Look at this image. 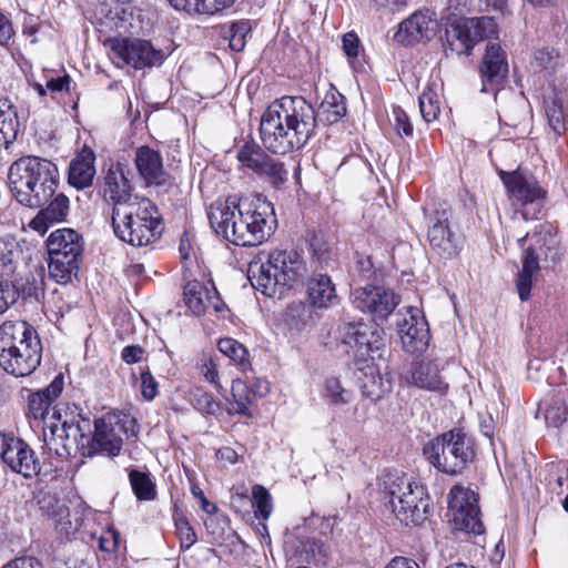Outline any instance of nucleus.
<instances>
[{"label":"nucleus","mask_w":568,"mask_h":568,"mask_svg":"<svg viewBox=\"0 0 568 568\" xmlns=\"http://www.w3.org/2000/svg\"><path fill=\"white\" fill-rule=\"evenodd\" d=\"M345 114V98L335 89L325 94L317 112L302 97H283L264 111L260 138L268 151L286 154L308 142L315 133L317 118L334 124Z\"/></svg>","instance_id":"f257e3e1"},{"label":"nucleus","mask_w":568,"mask_h":568,"mask_svg":"<svg viewBox=\"0 0 568 568\" xmlns=\"http://www.w3.org/2000/svg\"><path fill=\"white\" fill-rule=\"evenodd\" d=\"M207 217L215 234L240 246H255L266 241L276 220L270 202L226 199L210 205Z\"/></svg>","instance_id":"f03ea898"},{"label":"nucleus","mask_w":568,"mask_h":568,"mask_svg":"<svg viewBox=\"0 0 568 568\" xmlns=\"http://www.w3.org/2000/svg\"><path fill=\"white\" fill-rule=\"evenodd\" d=\"M8 180L11 193L20 204L38 209L55 194L59 174L57 165L51 161L26 155L10 165Z\"/></svg>","instance_id":"7ed1b4c3"},{"label":"nucleus","mask_w":568,"mask_h":568,"mask_svg":"<svg viewBox=\"0 0 568 568\" xmlns=\"http://www.w3.org/2000/svg\"><path fill=\"white\" fill-rule=\"evenodd\" d=\"M306 264L296 251L274 250L265 262H253L248 268L252 285L266 296L276 294L277 288H291L304 282Z\"/></svg>","instance_id":"20e7f679"},{"label":"nucleus","mask_w":568,"mask_h":568,"mask_svg":"<svg viewBox=\"0 0 568 568\" xmlns=\"http://www.w3.org/2000/svg\"><path fill=\"white\" fill-rule=\"evenodd\" d=\"M383 486L396 518L406 526H420L432 511L426 488L412 476L397 470L387 471Z\"/></svg>","instance_id":"39448f33"},{"label":"nucleus","mask_w":568,"mask_h":568,"mask_svg":"<svg viewBox=\"0 0 568 568\" xmlns=\"http://www.w3.org/2000/svg\"><path fill=\"white\" fill-rule=\"evenodd\" d=\"M115 236L132 246H148L160 239L162 222L156 206L148 199L112 209Z\"/></svg>","instance_id":"423d86ee"},{"label":"nucleus","mask_w":568,"mask_h":568,"mask_svg":"<svg viewBox=\"0 0 568 568\" xmlns=\"http://www.w3.org/2000/svg\"><path fill=\"white\" fill-rule=\"evenodd\" d=\"M423 454L438 471L462 475L476 457L475 440L462 429H452L428 442Z\"/></svg>","instance_id":"0eeeda50"},{"label":"nucleus","mask_w":568,"mask_h":568,"mask_svg":"<svg viewBox=\"0 0 568 568\" xmlns=\"http://www.w3.org/2000/svg\"><path fill=\"white\" fill-rule=\"evenodd\" d=\"M93 433L84 446L83 456L98 455L114 458L120 455L123 447V437L136 436L138 423L129 414L120 413L97 418Z\"/></svg>","instance_id":"6e6552de"},{"label":"nucleus","mask_w":568,"mask_h":568,"mask_svg":"<svg viewBox=\"0 0 568 568\" xmlns=\"http://www.w3.org/2000/svg\"><path fill=\"white\" fill-rule=\"evenodd\" d=\"M49 274L58 283L65 285L77 275L83 252L82 236L72 229L52 232L47 240Z\"/></svg>","instance_id":"1a4fd4ad"},{"label":"nucleus","mask_w":568,"mask_h":568,"mask_svg":"<svg viewBox=\"0 0 568 568\" xmlns=\"http://www.w3.org/2000/svg\"><path fill=\"white\" fill-rule=\"evenodd\" d=\"M500 179L506 186L510 200L520 206V214L525 221L538 219L547 192L539 185L531 174H524L520 171L500 172Z\"/></svg>","instance_id":"9d476101"},{"label":"nucleus","mask_w":568,"mask_h":568,"mask_svg":"<svg viewBox=\"0 0 568 568\" xmlns=\"http://www.w3.org/2000/svg\"><path fill=\"white\" fill-rule=\"evenodd\" d=\"M497 34V23L491 17L467 18L450 24L446 30V49L456 54H470L475 44Z\"/></svg>","instance_id":"9b49d317"},{"label":"nucleus","mask_w":568,"mask_h":568,"mask_svg":"<svg viewBox=\"0 0 568 568\" xmlns=\"http://www.w3.org/2000/svg\"><path fill=\"white\" fill-rule=\"evenodd\" d=\"M110 58L118 67L130 65L135 70L161 65L165 54L143 39H110Z\"/></svg>","instance_id":"f8f14e48"},{"label":"nucleus","mask_w":568,"mask_h":568,"mask_svg":"<svg viewBox=\"0 0 568 568\" xmlns=\"http://www.w3.org/2000/svg\"><path fill=\"white\" fill-rule=\"evenodd\" d=\"M448 505L453 514L452 523L456 530L474 535L484 532L478 498L471 489L455 485L449 491Z\"/></svg>","instance_id":"ddd939ff"},{"label":"nucleus","mask_w":568,"mask_h":568,"mask_svg":"<svg viewBox=\"0 0 568 568\" xmlns=\"http://www.w3.org/2000/svg\"><path fill=\"white\" fill-rule=\"evenodd\" d=\"M0 459L11 471L24 478H32L41 470L34 450L13 434L0 433Z\"/></svg>","instance_id":"4468645a"},{"label":"nucleus","mask_w":568,"mask_h":568,"mask_svg":"<svg viewBox=\"0 0 568 568\" xmlns=\"http://www.w3.org/2000/svg\"><path fill=\"white\" fill-rule=\"evenodd\" d=\"M399 301L398 295L382 286L357 287L352 293L355 308L372 315L376 322L386 320Z\"/></svg>","instance_id":"2eb2a0df"},{"label":"nucleus","mask_w":568,"mask_h":568,"mask_svg":"<svg viewBox=\"0 0 568 568\" xmlns=\"http://www.w3.org/2000/svg\"><path fill=\"white\" fill-rule=\"evenodd\" d=\"M396 317L404 349L413 355L425 352L429 343V329L420 311L410 306L405 313L398 311Z\"/></svg>","instance_id":"dca6fc26"},{"label":"nucleus","mask_w":568,"mask_h":568,"mask_svg":"<svg viewBox=\"0 0 568 568\" xmlns=\"http://www.w3.org/2000/svg\"><path fill=\"white\" fill-rule=\"evenodd\" d=\"M439 29L440 23L437 14L429 9H422L415 11L398 24L394 40L403 45H414L432 40Z\"/></svg>","instance_id":"f3484780"},{"label":"nucleus","mask_w":568,"mask_h":568,"mask_svg":"<svg viewBox=\"0 0 568 568\" xmlns=\"http://www.w3.org/2000/svg\"><path fill=\"white\" fill-rule=\"evenodd\" d=\"M450 209L436 210L427 233L430 247L444 258L456 256L462 247L460 237L450 229Z\"/></svg>","instance_id":"a211bd4d"},{"label":"nucleus","mask_w":568,"mask_h":568,"mask_svg":"<svg viewBox=\"0 0 568 568\" xmlns=\"http://www.w3.org/2000/svg\"><path fill=\"white\" fill-rule=\"evenodd\" d=\"M134 164L139 176L148 187L169 190L174 185V179L164 170L160 152L148 145L136 149Z\"/></svg>","instance_id":"6ab92c4d"},{"label":"nucleus","mask_w":568,"mask_h":568,"mask_svg":"<svg viewBox=\"0 0 568 568\" xmlns=\"http://www.w3.org/2000/svg\"><path fill=\"white\" fill-rule=\"evenodd\" d=\"M131 171L124 163L111 164L104 176L103 197L112 203V209L136 203L140 200L133 195Z\"/></svg>","instance_id":"aec40b11"},{"label":"nucleus","mask_w":568,"mask_h":568,"mask_svg":"<svg viewBox=\"0 0 568 568\" xmlns=\"http://www.w3.org/2000/svg\"><path fill=\"white\" fill-rule=\"evenodd\" d=\"M337 346L341 352L356 361H364L374 352V346L368 337V327L362 322H343L336 332Z\"/></svg>","instance_id":"412c9836"},{"label":"nucleus","mask_w":568,"mask_h":568,"mask_svg":"<svg viewBox=\"0 0 568 568\" xmlns=\"http://www.w3.org/2000/svg\"><path fill=\"white\" fill-rule=\"evenodd\" d=\"M42 346L40 341H30L27 346L6 349L0 354V366L17 377L30 375L40 365Z\"/></svg>","instance_id":"4be33fe9"},{"label":"nucleus","mask_w":568,"mask_h":568,"mask_svg":"<svg viewBox=\"0 0 568 568\" xmlns=\"http://www.w3.org/2000/svg\"><path fill=\"white\" fill-rule=\"evenodd\" d=\"M183 295L185 304L195 316H201L209 310L221 313L226 307L211 282L204 284L199 281H191L184 286Z\"/></svg>","instance_id":"5701e85b"},{"label":"nucleus","mask_w":568,"mask_h":568,"mask_svg":"<svg viewBox=\"0 0 568 568\" xmlns=\"http://www.w3.org/2000/svg\"><path fill=\"white\" fill-rule=\"evenodd\" d=\"M508 73L506 53L497 43H488L480 64L483 90L488 92L499 85Z\"/></svg>","instance_id":"b1692460"},{"label":"nucleus","mask_w":568,"mask_h":568,"mask_svg":"<svg viewBox=\"0 0 568 568\" xmlns=\"http://www.w3.org/2000/svg\"><path fill=\"white\" fill-rule=\"evenodd\" d=\"M85 432H90V420L82 418L77 425L68 424L64 422L61 427H52L50 438L45 437V444L51 452L59 457H69L73 448V443L70 440V435L73 437L80 435L82 438Z\"/></svg>","instance_id":"393cba45"},{"label":"nucleus","mask_w":568,"mask_h":568,"mask_svg":"<svg viewBox=\"0 0 568 568\" xmlns=\"http://www.w3.org/2000/svg\"><path fill=\"white\" fill-rule=\"evenodd\" d=\"M40 341L36 329L24 321H7L0 326V354Z\"/></svg>","instance_id":"a878e982"},{"label":"nucleus","mask_w":568,"mask_h":568,"mask_svg":"<svg viewBox=\"0 0 568 568\" xmlns=\"http://www.w3.org/2000/svg\"><path fill=\"white\" fill-rule=\"evenodd\" d=\"M307 300L317 308H328L338 303V295L327 274L315 273L307 281Z\"/></svg>","instance_id":"bb28decb"},{"label":"nucleus","mask_w":568,"mask_h":568,"mask_svg":"<svg viewBox=\"0 0 568 568\" xmlns=\"http://www.w3.org/2000/svg\"><path fill=\"white\" fill-rule=\"evenodd\" d=\"M47 204L29 223L32 230L42 234L47 232L49 224L64 221L70 210V201L63 193L53 195Z\"/></svg>","instance_id":"cd10ccee"},{"label":"nucleus","mask_w":568,"mask_h":568,"mask_svg":"<svg viewBox=\"0 0 568 568\" xmlns=\"http://www.w3.org/2000/svg\"><path fill=\"white\" fill-rule=\"evenodd\" d=\"M356 379L362 394L372 399L378 400L392 389V382L385 377L374 365H365L357 369Z\"/></svg>","instance_id":"c85d7f7f"},{"label":"nucleus","mask_w":568,"mask_h":568,"mask_svg":"<svg viewBox=\"0 0 568 568\" xmlns=\"http://www.w3.org/2000/svg\"><path fill=\"white\" fill-rule=\"evenodd\" d=\"M542 253V245L528 246L523 255V268L516 278V287L519 298L525 302L530 298V291L535 276L538 274L539 258Z\"/></svg>","instance_id":"c756f323"},{"label":"nucleus","mask_w":568,"mask_h":568,"mask_svg":"<svg viewBox=\"0 0 568 568\" xmlns=\"http://www.w3.org/2000/svg\"><path fill=\"white\" fill-rule=\"evenodd\" d=\"M95 155L89 148H84L70 163L69 184L82 190L89 187L95 175Z\"/></svg>","instance_id":"7c9ffc66"},{"label":"nucleus","mask_w":568,"mask_h":568,"mask_svg":"<svg viewBox=\"0 0 568 568\" xmlns=\"http://www.w3.org/2000/svg\"><path fill=\"white\" fill-rule=\"evenodd\" d=\"M410 383L418 388L438 393H444L448 387L434 361L416 363L412 368Z\"/></svg>","instance_id":"2f4dec72"},{"label":"nucleus","mask_w":568,"mask_h":568,"mask_svg":"<svg viewBox=\"0 0 568 568\" xmlns=\"http://www.w3.org/2000/svg\"><path fill=\"white\" fill-rule=\"evenodd\" d=\"M20 128L17 106L9 97L0 94V133L4 138L6 148L16 140Z\"/></svg>","instance_id":"473e14b6"},{"label":"nucleus","mask_w":568,"mask_h":568,"mask_svg":"<svg viewBox=\"0 0 568 568\" xmlns=\"http://www.w3.org/2000/svg\"><path fill=\"white\" fill-rule=\"evenodd\" d=\"M22 248L13 239H0V277L12 276L22 261Z\"/></svg>","instance_id":"72a5a7b5"},{"label":"nucleus","mask_w":568,"mask_h":568,"mask_svg":"<svg viewBox=\"0 0 568 568\" xmlns=\"http://www.w3.org/2000/svg\"><path fill=\"white\" fill-rule=\"evenodd\" d=\"M129 481L138 500L151 501L156 498V486L149 473L131 469Z\"/></svg>","instance_id":"f704fd0d"},{"label":"nucleus","mask_w":568,"mask_h":568,"mask_svg":"<svg viewBox=\"0 0 568 568\" xmlns=\"http://www.w3.org/2000/svg\"><path fill=\"white\" fill-rule=\"evenodd\" d=\"M219 351L236 363L243 371L247 369L251 364L248 361V351L244 345L234 338H221L217 343Z\"/></svg>","instance_id":"c9c22d12"},{"label":"nucleus","mask_w":568,"mask_h":568,"mask_svg":"<svg viewBox=\"0 0 568 568\" xmlns=\"http://www.w3.org/2000/svg\"><path fill=\"white\" fill-rule=\"evenodd\" d=\"M231 394L233 403L231 404L229 413L251 417L252 413L248 408V405L251 404V392L248 390L247 385L242 379H234L232 382Z\"/></svg>","instance_id":"e433bc0d"},{"label":"nucleus","mask_w":568,"mask_h":568,"mask_svg":"<svg viewBox=\"0 0 568 568\" xmlns=\"http://www.w3.org/2000/svg\"><path fill=\"white\" fill-rule=\"evenodd\" d=\"M545 112L549 126L555 133L566 129L567 114L561 99L554 95L545 101Z\"/></svg>","instance_id":"4c0bfd02"},{"label":"nucleus","mask_w":568,"mask_h":568,"mask_svg":"<svg viewBox=\"0 0 568 568\" xmlns=\"http://www.w3.org/2000/svg\"><path fill=\"white\" fill-rule=\"evenodd\" d=\"M223 30V36L229 40V45L233 51L240 52L245 48L246 37L251 31L250 21L240 20L225 26Z\"/></svg>","instance_id":"58836bf2"},{"label":"nucleus","mask_w":568,"mask_h":568,"mask_svg":"<svg viewBox=\"0 0 568 568\" xmlns=\"http://www.w3.org/2000/svg\"><path fill=\"white\" fill-rule=\"evenodd\" d=\"M189 400L190 404L202 414L216 415L220 410V404L210 393L200 387H194L190 390Z\"/></svg>","instance_id":"ea45409f"},{"label":"nucleus","mask_w":568,"mask_h":568,"mask_svg":"<svg viewBox=\"0 0 568 568\" xmlns=\"http://www.w3.org/2000/svg\"><path fill=\"white\" fill-rule=\"evenodd\" d=\"M266 156V153L254 141L245 142L237 152L239 161L252 171H256Z\"/></svg>","instance_id":"a19ab883"},{"label":"nucleus","mask_w":568,"mask_h":568,"mask_svg":"<svg viewBox=\"0 0 568 568\" xmlns=\"http://www.w3.org/2000/svg\"><path fill=\"white\" fill-rule=\"evenodd\" d=\"M251 504L255 508L256 516L267 519L273 510L272 496L262 485L252 487Z\"/></svg>","instance_id":"79ce46f5"},{"label":"nucleus","mask_w":568,"mask_h":568,"mask_svg":"<svg viewBox=\"0 0 568 568\" xmlns=\"http://www.w3.org/2000/svg\"><path fill=\"white\" fill-rule=\"evenodd\" d=\"M255 173L267 176L273 184L284 182L287 175V171L284 169L283 163L267 154Z\"/></svg>","instance_id":"37998d69"},{"label":"nucleus","mask_w":568,"mask_h":568,"mask_svg":"<svg viewBox=\"0 0 568 568\" xmlns=\"http://www.w3.org/2000/svg\"><path fill=\"white\" fill-rule=\"evenodd\" d=\"M419 109L426 122L435 121L440 112L437 94L433 91L423 92L419 97Z\"/></svg>","instance_id":"c03bdc74"},{"label":"nucleus","mask_w":568,"mask_h":568,"mask_svg":"<svg viewBox=\"0 0 568 568\" xmlns=\"http://www.w3.org/2000/svg\"><path fill=\"white\" fill-rule=\"evenodd\" d=\"M37 498L40 509L50 517H62L67 510L55 494L41 491Z\"/></svg>","instance_id":"a18cd8bd"},{"label":"nucleus","mask_w":568,"mask_h":568,"mask_svg":"<svg viewBox=\"0 0 568 568\" xmlns=\"http://www.w3.org/2000/svg\"><path fill=\"white\" fill-rule=\"evenodd\" d=\"M326 397L335 405H344L349 402L351 393L341 386L337 378L331 377L325 382Z\"/></svg>","instance_id":"49530a36"},{"label":"nucleus","mask_w":568,"mask_h":568,"mask_svg":"<svg viewBox=\"0 0 568 568\" xmlns=\"http://www.w3.org/2000/svg\"><path fill=\"white\" fill-rule=\"evenodd\" d=\"M20 296V290L10 280L0 281V314L13 305Z\"/></svg>","instance_id":"de8ad7c7"},{"label":"nucleus","mask_w":568,"mask_h":568,"mask_svg":"<svg viewBox=\"0 0 568 568\" xmlns=\"http://www.w3.org/2000/svg\"><path fill=\"white\" fill-rule=\"evenodd\" d=\"M176 534L183 549H189L196 541V534L184 516H174Z\"/></svg>","instance_id":"09e8293b"},{"label":"nucleus","mask_w":568,"mask_h":568,"mask_svg":"<svg viewBox=\"0 0 568 568\" xmlns=\"http://www.w3.org/2000/svg\"><path fill=\"white\" fill-rule=\"evenodd\" d=\"M29 410L34 418H43L48 413L51 403L44 396V393L36 392L29 397Z\"/></svg>","instance_id":"8fccbe9b"},{"label":"nucleus","mask_w":568,"mask_h":568,"mask_svg":"<svg viewBox=\"0 0 568 568\" xmlns=\"http://www.w3.org/2000/svg\"><path fill=\"white\" fill-rule=\"evenodd\" d=\"M141 393L146 400H152L158 395V382L149 369L141 371Z\"/></svg>","instance_id":"3c124183"},{"label":"nucleus","mask_w":568,"mask_h":568,"mask_svg":"<svg viewBox=\"0 0 568 568\" xmlns=\"http://www.w3.org/2000/svg\"><path fill=\"white\" fill-rule=\"evenodd\" d=\"M395 129L402 135L410 136L413 134V125L408 115L400 109H394Z\"/></svg>","instance_id":"603ef678"},{"label":"nucleus","mask_w":568,"mask_h":568,"mask_svg":"<svg viewBox=\"0 0 568 568\" xmlns=\"http://www.w3.org/2000/svg\"><path fill=\"white\" fill-rule=\"evenodd\" d=\"M201 373L205 377L207 382L213 384L216 388H221L220 382H219V369L217 364L214 358L210 357L204 359Z\"/></svg>","instance_id":"864d4df0"},{"label":"nucleus","mask_w":568,"mask_h":568,"mask_svg":"<svg viewBox=\"0 0 568 568\" xmlns=\"http://www.w3.org/2000/svg\"><path fill=\"white\" fill-rule=\"evenodd\" d=\"M234 0H201L200 13L214 14L231 7Z\"/></svg>","instance_id":"5fc2aeb1"},{"label":"nucleus","mask_w":568,"mask_h":568,"mask_svg":"<svg viewBox=\"0 0 568 568\" xmlns=\"http://www.w3.org/2000/svg\"><path fill=\"white\" fill-rule=\"evenodd\" d=\"M343 51L348 58H356L359 49V39L354 32L343 36Z\"/></svg>","instance_id":"6e6d98bb"},{"label":"nucleus","mask_w":568,"mask_h":568,"mask_svg":"<svg viewBox=\"0 0 568 568\" xmlns=\"http://www.w3.org/2000/svg\"><path fill=\"white\" fill-rule=\"evenodd\" d=\"M1 568H43L42 562L36 557H19L10 560Z\"/></svg>","instance_id":"4d7b16f0"},{"label":"nucleus","mask_w":568,"mask_h":568,"mask_svg":"<svg viewBox=\"0 0 568 568\" xmlns=\"http://www.w3.org/2000/svg\"><path fill=\"white\" fill-rule=\"evenodd\" d=\"M144 354V349L139 345H128L122 349L121 358L126 364L139 363Z\"/></svg>","instance_id":"13d9d810"},{"label":"nucleus","mask_w":568,"mask_h":568,"mask_svg":"<svg viewBox=\"0 0 568 568\" xmlns=\"http://www.w3.org/2000/svg\"><path fill=\"white\" fill-rule=\"evenodd\" d=\"M63 389V379L61 376H57L51 384L44 389L39 390L40 393H44L47 399L52 404L54 399L59 397Z\"/></svg>","instance_id":"bf43d9fd"},{"label":"nucleus","mask_w":568,"mask_h":568,"mask_svg":"<svg viewBox=\"0 0 568 568\" xmlns=\"http://www.w3.org/2000/svg\"><path fill=\"white\" fill-rule=\"evenodd\" d=\"M176 10H184L187 13H200L201 0H169Z\"/></svg>","instance_id":"052dcab7"},{"label":"nucleus","mask_w":568,"mask_h":568,"mask_svg":"<svg viewBox=\"0 0 568 568\" xmlns=\"http://www.w3.org/2000/svg\"><path fill=\"white\" fill-rule=\"evenodd\" d=\"M369 2L377 10L387 8L394 11L406 7L408 0H369Z\"/></svg>","instance_id":"680f3d73"},{"label":"nucleus","mask_w":568,"mask_h":568,"mask_svg":"<svg viewBox=\"0 0 568 568\" xmlns=\"http://www.w3.org/2000/svg\"><path fill=\"white\" fill-rule=\"evenodd\" d=\"M13 34L11 22L4 14L0 13V44H7Z\"/></svg>","instance_id":"e2e57ef3"},{"label":"nucleus","mask_w":568,"mask_h":568,"mask_svg":"<svg viewBox=\"0 0 568 568\" xmlns=\"http://www.w3.org/2000/svg\"><path fill=\"white\" fill-rule=\"evenodd\" d=\"M545 418L556 427L562 424L566 419L565 412L556 407H548L545 412Z\"/></svg>","instance_id":"0e129e2a"},{"label":"nucleus","mask_w":568,"mask_h":568,"mask_svg":"<svg viewBox=\"0 0 568 568\" xmlns=\"http://www.w3.org/2000/svg\"><path fill=\"white\" fill-rule=\"evenodd\" d=\"M70 77L64 75L57 79H51L47 82V89L52 92H61L64 90H69Z\"/></svg>","instance_id":"69168bd1"},{"label":"nucleus","mask_w":568,"mask_h":568,"mask_svg":"<svg viewBox=\"0 0 568 568\" xmlns=\"http://www.w3.org/2000/svg\"><path fill=\"white\" fill-rule=\"evenodd\" d=\"M193 495L200 499L201 508L204 513L209 515H213L217 511V506L206 499L203 491L201 489H192Z\"/></svg>","instance_id":"338daca9"},{"label":"nucleus","mask_w":568,"mask_h":568,"mask_svg":"<svg viewBox=\"0 0 568 568\" xmlns=\"http://www.w3.org/2000/svg\"><path fill=\"white\" fill-rule=\"evenodd\" d=\"M385 568H419V566L413 559L395 557Z\"/></svg>","instance_id":"774afa93"}]
</instances>
